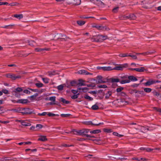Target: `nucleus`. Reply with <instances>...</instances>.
<instances>
[{
	"instance_id": "c85d7f7f",
	"label": "nucleus",
	"mask_w": 161,
	"mask_h": 161,
	"mask_svg": "<svg viewBox=\"0 0 161 161\" xmlns=\"http://www.w3.org/2000/svg\"><path fill=\"white\" fill-rule=\"evenodd\" d=\"M79 82L77 84L78 85L80 86H86V84L83 83L84 81L80 79L79 80Z\"/></svg>"
},
{
	"instance_id": "f257e3e1",
	"label": "nucleus",
	"mask_w": 161,
	"mask_h": 161,
	"mask_svg": "<svg viewBox=\"0 0 161 161\" xmlns=\"http://www.w3.org/2000/svg\"><path fill=\"white\" fill-rule=\"evenodd\" d=\"M97 83H102L108 82L109 79L106 78H103V77L101 76H98L97 77Z\"/></svg>"
},
{
	"instance_id": "2f4dec72",
	"label": "nucleus",
	"mask_w": 161,
	"mask_h": 161,
	"mask_svg": "<svg viewBox=\"0 0 161 161\" xmlns=\"http://www.w3.org/2000/svg\"><path fill=\"white\" fill-rule=\"evenodd\" d=\"M110 79L112 82H120V80H121L120 78H111Z\"/></svg>"
},
{
	"instance_id": "aec40b11",
	"label": "nucleus",
	"mask_w": 161,
	"mask_h": 161,
	"mask_svg": "<svg viewBox=\"0 0 161 161\" xmlns=\"http://www.w3.org/2000/svg\"><path fill=\"white\" fill-rule=\"evenodd\" d=\"M59 101L60 102H62L63 104H68L70 103L69 101L66 100L65 99L62 97L60 98L59 99Z\"/></svg>"
},
{
	"instance_id": "b1692460",
	"label": "nucleus",
	"mask_w": 161,
	"mask_h": 161,
	"mask_svg": "<svg viewBox=\"0 0 161 161\" xmlns=\"http://www.w3.org/2000/svg\"><path fill=\"white\" fill-rule=\"evenodd\" d=\"M128 79L130 80L136 81L137 80V78L133 76H129L128 77Z\"/></svg>"
},
{
	"instance_id": "c9c22d12",
	"label": "nucleus",
	"mask_w": 161,
	"mask_h": 161,
	"mask_svg": "<svg viewBox=\"0 0 161 161\" xmlns=\"http://www.w3.org/2000/svg\"><path fill=\"white\" fill-rule=\"evenodd\" d=\"M77 23L79 25L81 26L84 25L85 24V22L83 21H77Z\"/></svg>"
},
{
	"instance_id": "7ed1b4c3",
	"label": "nucleus",
	"mask_w": 161,
	"mask_h": 161,
	"mask_svg": "<svg viewBox=\"0 0 161 161\" xmlns=\"http://www.w3.org/2000/svg\"><path fill=\"white\" fill-rule=\"evenodd\" d=\"M120 77L121 80H120V82L122 84L128 83L130 82V80L128 79L127 76H121Z\"/></svg>"
},
{
	"instance_id": "f03ea898",
	"label": "nucleus",
	"mask_w": 161,
	"mask_h": 161,
	"mask_svg": "<svg viewBox=\"0 0 161 161\" xmlns=\"http://www.w3.org/2000/svg\"><path fill=\"white\" fill-rule=\"evenodd\" d=\"M128 67V64H119L116 67L113 68V70H122L123 68H126Z\"/></svg>"
},
{
	"instance_id": "39448f33",
	"label": "nucleus",
	"mask_w": 161,
	"mask_h": 161,
	"mask_svg": "<svg viewBox=\"0 0 161 161\" xmlns=\"http://www.w3.org/2000/svg\"><path fill=\"white\" fill-rule=\"evenodd\" d=\"M129 98L128 96H126L125 98H123L120 99L119 102L121 103V104L123 105H126L128 103V100Z\"/></svg>"
},
{
	"instance_id": "423d86ee",
	"label": "nucleus",
	"mask_w": 161,
	"mask_h": 161,
	"mask_svg": "<svg viewBox=\"0 0 161 161\" xmlns=\"http://www.w3.org/2000/svg\"><path fill=\"white\" fill-rule=\"evenodd\" d=\"M89 131V130L88 129H83L80 130V132H79V135L82 136H86L87 133Z\"/></svg>"
},
{
	"instance_id": "e2e57ef3",
	"label": "nucleus",
	"mask_w": 161,
	"mask_h": 161,
	"mask_svg": "<svg viewBox=\"0 0 161 161\" xmlns=\"http://www.w3.org/2000/svg\"><path fill=\"white\" fill-rule=\"evenodd\" d=\"M47 114V113L46 112H44L42 113H39L38 115L40 116H45Z\"/></svg>"
},
{
	"instance_id": "9d476101",
	"label": "nucleus",
	"mask_w": 161,
	"mask_h": 161,
	"mask_svg": "<svg viewBox=\"0 0 161 161\" xmlns=\"http://www.w3.org/2000/svg\"><path fill=\"white\" fill-rule=\"evenodd\" d=\"M85 124L87 125H94L96 126H98L100 125H103V123H100L98 124H93L91 121H88L85 122L84 123Z\"/></svg>"
},
{
	"instance_id": "f8f14e48",
	"label": "nucleus",
	"mask_w": 161,
	"mask_h": 161,
	"mask_svg": "<svg viewBox=\"0 0 161 161\" xmlns=\"http://www.w3.org/2000/svg\"><path fill=\"white\" fill-rule=\"evenodd\" d=\"M91 39L92 42H100V39L99 38V35L93 36V37L91 38Z\"/></svg>"
},
{
	"instance_id": "473e14b6",
	"label": "nucleus",
	"mask_w": 161,
	"mask_h": 161,
	"mask_svg": "<svg viewBox=\"0 0 161 161\" xmlns=\"http://www.w3.org/2000/svg\"><path fill=\"white\" fill-rule=\"evenodd\" d=\"M22 89L20 87H18L16 88L15 90L13 91V92L16 93L17 92H20L22 91Z\"/></svg>"
},
{
	"instance_id": "e433bc0d",
	"label": "nucleus",
	"mask_w": 161,
	"mask_h": 161,
	"mask_svg": "<svg viewBox=\"0 0 161 161\" xmlns=\"http://www.w3.org/2000/svg\"><path fill=\"white\" fill-rule=\"evenodd\" d=\"M26 42L29 43V45L31 46H34V44L35 43L34 41H30L29 40H27Z\"/></svg>"
},
{
	"instance_id": "603ef678",
	"label": "nucleus",
	"mask_w": 161,
	"mask_h": 161,
	"mask_svg": "<svg viewBox=\"0 0 161 161\" xmlns=\"http://www.w3.org/2000/svg\"><path fill=\"white\" fill-rule=\"evenodd\" d=\"M79 95V94L78 93L76 95H74L71 97V98L72 99H75L78 98V96Z\"/></svg>"
},
{
	"instance_id": "8fccbe9b",
	"label": "nucleus",
	"mask_w": 161,
	"mask_h": 161,
	"mask_svg": "<svg viewBox=\"0 0 161 161\" xmlns=\"http://www.w3.org/2000/svg\"><path fill=\"white\" fill-rule=\"evenodd\" d=\"M2 91L3 93L5 94H9L8 91L6 89H3L2 90Z\"/></svg>"
},
{
	"instance_id": "5fc2aeb1",
	"label": "nucleus",
	"mask_w": 161,
	"mask_h": 161,
	"mask_svg": "<svg viewBox=\"0 0 161 161\" xmlns=\"http://www.w3.org/2000/svg\"><path fill=\"white\" fill-rule=\"evenodd\" d=\"M42 127V125L41 124H37L36 126V128H38V129H41Z\"/></svg>"
},
{
	"instance_id": "37998d69",
	"label": "nucleus",
	"mask_w": 161,
	"mask_h": 161,
	"mask_svg": "<svg viewBox=\"0 0 161 161\" xmlns=\"http://www.w3.org/2000/svg\"><path fill=\"white\" fill-rule=\"evenodd\" d=\"M144 91L147 93L150 92L152 91V89L148 88H145L144 89Z\"/></svg>"
},
{
	"instance_id": "c756f323",
	"label": "nucleus",
	"mask_w": 161,
	"mask_h": 161,
	"mask_svg": "<svg viewBox=\"0 0 161 161\" xmlns=\"http://www.w3.org/2000/svg\"><path fill=\"white\" fill-rule=\"evenodd\" d=\"M78 90L81 91L83 92H86L88 90V89L87 87H84L82 88H78Z\"/></svg>"
},
{
	"instance_id": "2eb2a0df",
	"label": "nucleus",
	"mask_w": 161,
	"mask_h": 161,
	"mask_svg": "<svg viewBox=\"0 0 161 161\" xmlns=\"http://www.w3.org/2000/svg\"><path fill=\"white\" fill-rule=\"evenodd\" d=\"M99 38L100 39V42H101L105 40L108 38L107 36H103L99 35Z\"/></svg>"
},
{
	"instance_id": "79ce46f5",
	"label": "nucleus",
	"mask_w": 161,
	"mask_h": 161,
	"mask_svg": "<svg viewBox=\"0 0 161 161\" xmlns=\"http://www.w3.org/2000/svg\"><path fill=\"white\" fill-rule=\"evenodd\" d=\"M14 80H15L18 79H20L21 76L20 75H16L14 74Z\"/></svg>"
},
{
	"instance_id": "c03bdc74",
	"label": "nucleus",
	"mask_w": 161,
	"mask_h": 161,
	"mask_svg": "<svg viewBox=\"0 0 161 161\" xmlns=\"http://www.w3.org/2000/svg\"><path fill=\"white\" fill-rule=\"evenodd\" d=\"M113 134L114 135L118 136L119 137H121L123 136V135H120L118 133L116 132H114L113 133Z\"/></svg>"
},
{
	"instance_id": "5701e85b",
	"label": "nucleus",
	"mask_w": 161,
	"mask_h": 161,
	"mask_svg": "<svg viewBox=\"0 0 161 161\" xmlns=\"http://www.w3.org/2000/svg\"><path fill=\"white\" fill-rule=\"evenodd\" d=\"M14 74H8L6 75V76L8 78H10L12 80H14Z\"/></svg>"
},
{
	"instance_id": "6e6d98bb",
	"label": "nucleus",
	"mask_w": 161,
	"mask_h": 161,
	"mask_svg": "<svg viewBox=\"0 0 161 161\" xmlns=\"http://www.w3.org/2000/svg\"><path fill=\"white\" fill-rule=\"evenodd\" d=\"M123 89H124L123 87H119V88H117L116 89V91L117 92H120L122 90H123Z\"/></svg>"
},
{
	"instance_id": "bb28decb",
	"label": "nucleus",
	"mask_w": 161,
	"mask_h": 161,
	"mask_svg": "<svg viewBox=\"0 0 161 161\" xmlns=\"http://www.w3.org/2000/svg\"><path fill=\"white\" fill-rule=\"evenodd\" d=\"M14 17L19 19H20L23 18V15L22 14H14Z\"/></svg>"
},
{
	"instance_id": "412c9836",
	"label": "nucleus",
	"mask_w": 161,
	"mask_h": 161,
	"mask_svg": "<svg viewBox=\"0 0 161 161\" xmlns=\"http://www.w3.org/2000/svg\"><path fill=\"white\" fill-rule=\"evenodd\" d=\"M47 73L49 76H51L55 74H58L57 71L56 70H53L52 71H49L47 72Z\"/></svg>"
},
{
	"instance_id": "052dcab7",
	"label": "nucleus",
	"mask_w": 161,
	"mask_h": 161,
	"mask_svg": "<svg viewBox=\"0 0 161 161\" xmlns=\"http://www.w3.org/2000/svg\"><path fill=\"white\" fill-rule=\"evenodd\" d=\"M43 81L46 83H47L48 82V79L47 78H42Z\"/></svg>"
},
{
	"instance_id": "0e129e2a",
	"label": "nucleus",
	"mask_w": 161,
	"mask_h": 161,
	"mask_svg": "<svg viewBox=\"0 0 161 161\" xmlns=\"http://www.w3.org/2000/svg\"><path fill=\"white\" fill-rule=\"evenodd\" d=\"M98 87L99 88H106L107 87V86L105 85H101L98 86Z\"/></svg>"
},
{
	"instance_id": "0eeeda50",
	"label": "nucleus",
	"mask_w": 161,
	"mask_h": 161,
	"mask_svg": "<svg viewBox=\"0 0 161 161\" xmlns=\"http://www.w3.org/2000/svg\"><path fill=\"white\" fill-rule=\"evenodd\" d=\"M92 3L99 6L103 7L104 6V3L101 1H92Z\"/></svg>"
},
{
	"instance_id": "338daca9",
	"label": "nucleus",
	"mask_w": 161,
	"mask_h": 161,
	"mask_svg": "<svg viewBox=\"0 0 161 161\" xmlns=\"http://www.w3.org/2000/svg\"><path fill=\"white\" fill-rule=\"evenodd\" d=\"M38 95V94L37 93H35L34 95H32L30 97L31 98H35Z\"/></svg>"
},
{
	"instance_id": "4468645a",
	"label": "nucleus",
	"mask_w": 161,
	"mask_h": 161,
	"mask_svg": "<svg viewBox=\"0 0 161 161\" xmlns=\"http://www.w3.org/2000/svg\"><path fill=\"white\" fill-rule=\"evenodd\" d=\"M93 27L96 28L97 29L99 30H103V26L100 25L96 24H94L92 25Z\"/></svg>"
},
{
	"instance_id": "4c0bfd02",
	"label": "nucleus",
	"mask_w": 161,
	"mask_h": 161,
	"mask_svg": "<svg viewBox=\"0 0 161 161\" xmlns=\"http://www.w3.org/2000/svg\"><path fill=\"white\" fill-rule=\"evenodd\" d=\"M65 86V85L64 84L59 85L58 86V89L59 90H62Z\"/></svg>"
},
{
	"instance_id": "69168bd1",
	"label": "nucleus",
	"mask_w": 161,
	"mask_h": 161,
	"mask_svg": "<svg viewBox=\"0 0 161 161\" xmlns=\"http://www.w3.org/2000/svg\"><path fill=\"white\" fill-rule=\"evenodd\" d=\"M47 115L50 117L51 116H55L56 115H56L55 114L51 113H48L47 114Z\"/></svg>"
},
{
	"instance_id": "774afa93",
	"label": "nucleus",
	"mask_w": 161,
	"mask_h": 161,
	"mask_svg": "<svg viewBox=\"0 0 161 161\" xmlns=\"http://www.w3.org/2000/svg\"><path fill=\"white\" fill-rule=\"evenodd\" d=\"M154 109L157 111L161 112V108L156 107H154Z\"/></svg>"
},
{
	"instance_id": "72a5a7b5",
	"label": "nucleus",
	"mask_w": 161,
	"mask_h": 161,
	"mask_svg": "<svg viewBox=\"0 0 161 161\" xmlns=\"http://www.w3.org/2000/svg\"><path fill=\"white\" fill-rule=\"evenodd\" d=\"M129 15V19H135L136 18V16L133 14H130Z\"/></svg>"
},
{
	"instance_id": "13d9d810",
	"label": "nucleus",
	"mask_w": 161,
	"mask_h": 161,
	"mask_svg": "<svg viewBox=\"0 0 161 161\" xmlns=\"http://www.w3.org/2000/svg\"><path fill=\"white\" fill-rule=\"evenodd\" d=\"M110 30V29L107 26H103V31H108Z\"/></svg>"
},
{
	"instance_id": "864d4df0",
	"label": "nucleus",
	"mask_w": 161,
	"mask_h": 161,
	"mask_svg": "<svg viewBox=\"0 0 161 161\" xmlns=\"http://www.w3.org/2000/svg\"><path fill=\"white\" fill-rule=\"evenodd\" d=\"M70 114H61V116L62 117H69V116H70Z\"/></svg>"
},
{
	"instance_id": "6e6552de",
	"label": "nucleus",
	"mask_w": 161,
	"mask_h": 161,
	"mask_svg": "<svg viewBox=\"0 0 161 161\" xmlns=\"http://www.w3.org/2000/svg\"><path fill=\"white\" fill-rule=\"evenodd\" d=\"M97 92V95L99 97V99H102L103 98L105 95V93L103 92V90H100Z\"/></svg>"
},
{
	"instance_id": "680f3d73",
	"label": "nucleus",
	"mask_w": 161,
	"mask_h": 161,
	"mask_svg": "<svg viewBox=\"0 0 161 161\" xmlns=\"http://www.w3.org/2000/svg\"><path fill=\"white\" fill-rule=\"evenodd\" d=\"M118 8H119L118 7H116L113 9L112 11L114 13H116L118 11Z\"/></svg>"
},
{
	"instance_id": "a878e982",
	"label": "nucleus",
	"mask_w": 161,
	"mask_h": 161,
	"mask_svg": "<svg viewBox=\"0 0 161 161\" xmlns=\"http://www.w3.org/2000/svg\"><path fill=\"white\" fill-rule=\"evenodd\" d=\"M146 1H141V5L144 8H147L148 6L146 5L147 3L146 2Z\"/></svg>"
},
{
	"instance_id": "3c124183",
	"label": "nucleus",
	"mask_w": 161,
	"mask_h": 161,
	"mask_svg": "<svg viewBox=\"0 0 161 161\" xmlns=\"http://www.w3.org/2000/svg\"><path fill=\"white\" fill-rule=\"evenodd\" d=\"M70 84L72 86H74L76 84V82L74 80L70 82Z\"/></svg>"
},
{
	"instance_id": "4be33fe9",
	"label": "nucleus",
	"mask_w": 161,
	"mask_h": 161,
	"mask_svg": "<svg viewBox=\"0 0 161 161\" xmlns=\"http://www.w3.org/2000/svg\"><path fill=\"white\" fill-rule=\"evenodd\" d=\"M135 70L137 72H141L145 70L146 71L147 70L145 69L144 67H142L140 68H136Z\"/></svg>"
},
{
	"instance_id": "dca6fc26",
	"label": "nucleus",
	"mask_w": 161,
	"mask_h": 161,
	"mask_svg": "<svg viewBox=\"0 0 161 161\" xmlns=\"http://www.w3.org/2000/svg\"><path fill=\"white\" fill-rule=\"evenodd\" d=\"M112 92L111 91H108L105 94V98L106 99H108L110 98V97L112 95Z\"/></svg>"
},
{
	"instance_id": "ddd939ff",
	"label": "nucleus",
	"mask_w": 161,
	"mask_h": 161,
	"mask_svg": "<svg viewBox=\"0 0 161 161\" xmlns=\"http://www.w3.org/2000/svg\"><path fill=\"white\" fill-rule=\"evenodd\" d=\"M78 73L80 74L81 75H92V74L88 72L85 70H80L78 71Z\"/></svg>"
},
{
	"instance_id": "f3484780",
	"label": "nucleus",
	"mask_w": 161,
	"mask_h": 161,
	"mask_svg": "<svg viewBox=\"0 0 161 161\" xmlns=\"http://www.w3.org/2000/svg\"><path fill=\"white\" fill-rule=\"evenodd\" d=\"M24 109L22 108H18L15 109H8L7 110L8 111H13L15 112H20L21 111H23Z\"/></svg>"
},
{
	"instance_id": "a19ab883",
	"label": "nucleus",
	"mask_w": 161,
	"mask_h": 161,
	"mask_svg": "<svg viewBox=\"0 0 161 161\" xmlns=\"http://www.w3.org/2000/svg\"><path fill=\"white\" fill-rule=\"evenodd\" d=\"M92 109L93 110H97L99 109L98 106L96 104H95L92 107Z\"/></svg>"
},
{
	"instance_id": "20e7f679",
	"label": "nucleus",
	"mask_w": 161,
	"mask_h": 161,
	"mask_svg": "<svg viewBox=\"0 0 161 161\" xmlns=\"http://www.w3.org/2000/svg\"><path fill=\"white\" fill-rule=\"evenodd\" d=\"M160 82L158 80L155 81L153 80H149L146 82L144 83V85L146 86H150L151 85L155 83H158Z\"/></svg>"
},
{
	"instance_id": "393cba45",
	"label": "nucleus",
	"mask_w": 161,
	"mask_h": 161,
	"mask_svg": "<svg viewBox=\"0 0 161 161\" xmlns=\"http://www.w3.org/2000/svg\"><path fill=\"white\" fill-rule=\"evenodd\" d=\"M113 70L111 67H103V70L104 71H110Z\"/></svg>"
},
{
	"instance_id": "4d7b16f0",
	"label": "nucleus",
	"mask_w": 161,
	"mask_h": 161,
	"mask_svg": "<svg viewBox=\"0 0 161 161\" xmlns=\"http://www.w3.org/2000/svg\"><path fill=\"white\" fill-rule=\"evenodd\" d=\"M103 130L105 132L110 133L112 132L111 130L110 129H104Z\"/></svg>"
},
{
	"instance_id": "bf43d9fd",
	"label": "nucleus",
	"mask_w": 161,
	"mask_h": 161,
	"mask_svg": "<svg viewBox=\"0 0 161 161\" xmlns=\"http://www.w3.org/2000/svg\"><path fill=\"white\" fill-rule=\"evenodd\" d=\"M73 145H67L65 144H64L61 145V146L64 147H70L71 146H73Z\"/></svg>"
},
{
	"instance_id": "9b49d317",
	"label": "nucleus",
	"mask_w": 161,
	"mask_h": 161,
	"mask_svg": "<svg viewBox=\"0 0 161 161\" xmlns=\"http://www.w3.org/2000/svg\"><path fill=\"white\" fill-rule=\"evenodd\" d=\"M81 1H72V2L68 3L69 4H72L73 5H80L81 3Z\"/></svg>"
},
{
	"instance_id": "49530a36",
	"label": "nucleus",
	"mask_w": 161,
	"mask_h": 161,
	"mask_svg": "<svg viewBox=\"0 0 161 161\" xmlns=\"http://www.w3.org/2000/svg\"><path fill=\"white\" fill-rule=\"evenodd\" d=\"M85 98L88 99L89 100H93V98L89 96L88 95H86L84 97Z\"/></svg>"
},
{
	"instance_id": "de8ad7c7",
	"label": "nucleus",
	"mask_w": 161,
	"mask_h": 161,
	"mask_svg": "<svg viewBox=\"0 0 161 161\" xmlns=\"http://www.w3.org/2000/svg\"><path fill=\"white\" fill-rule=\"evenodd\" d=\"M132 92L134 93H138L139 94H142L143 93V91H137L136 90H132Z\"/></svg>"
},
{
	"instance_id": "7c9ffc66",
	"label": "nucleus",
	"mask_w": 161,
	"mask_h": 161,
	"mask_svg": "<svg viewBox=\"0 0 161 161\" xmlns=\"http://www.w3.org/2000/svg\"><path fill=\"white\" fill-rule=\"evenodd\" d=\"M22 108L24 109L23 111H24L25 113H26V114H31L32 113L31 112L29 111V108Z\"/></svg>"
},
{
	"instance_id": "a211bd4d",
	"label": "nucleus",
	"mask_w": 161,
	"mask_h": 161,
	"mask_svg": "<svg viewBox=\"0 0 161 161\" xmlns=\"http://www.w3.org/2000/svg\"><path fill=\"white\" fill-rule=\"evenodd\" d=\"M50 50L49 48H36L35 49V50L36 52H41L42 51L46 50V51H49Z\"/></svg>"
},
{
	"instance_id": "1a4fd4ad",
	"label": "nucleus",
	"mask_w": 161,
	"mask_h": 161,
	"mask_svg": "<svg viewBox=\"0 0 161 161\" xmlns=\"http://www.w3.org/2000/svg\"><path fill=\"white\" fill-rule=\"evenodd\" d=\"M55 37H56L57 39H61L62 40H65L67 38L65 35H62L61 33L57 34L55 36Z\"/></svg>"
},
{
	"instance_id": "a18cd8bd",
	"label": "nucleus",
	"mask_w": 161,
	"mask_h": 161,
	"mask_svg": "<svg viewBox=\"0 0 161 161\" xmlns=\"http://www.w3.org/2000/svg\"><path fill=\"white\" fill-rule=\"evenodd\" d=\"M49 99L50 101L55 102L56 99V97L55 96L50 97H49Z\"/></svg>"
},
{
	"instance_id": "f704fd0d",
	"label": "nucleus",
	"mask_w": 161,
	"mask_h": 161,
	"mask_svg": "<svg viewBox=\"0 0 161 161\" xmlns=\"http://www.w3.org/2000/svg\"><path fill=\"white\" fill-rule=\"evenodd\" d=\"M101 132L100 130H96L92 131H91L90 132L92 134H97Z\"/></svg>"
},
{
	"instance_id": "cd10ccee",
	"label": "nucleus",
	"mask_w": 161,
	"mask_h": 161,
	"mask_svg": "<svg viewBox=\"0 0 161 161\" xmlns=\"http://www.w3.org/2000/svg\"><path fill=\"white\" fill-rule=\"evenodd\" d=\"M22 125L25 126H31V124L29 123H26L25 122V120H23L22 122L21 123Z\"/></svg>"
},
{
	"instance_id": "09e8293b",
	"label": "nucleus",
	"mask_w": 161,
	"mask_h": 161,
	"mask_svg": "<svg viewBox=\"0 0 161 161\" xmlns=\"http://www.w3.org/2000/svg\"><path fill=\"white\" fill-rule=\"evenodd\" d=\"M119 57H124L128 56V55L127 53H124V54L121 53L119 55Z\"/></svg>"
},
{
	"instance_id": "ea45409f",
	"label": "nucleus",
	"mask_w": 161,
	"mask_h": 161,
	"mask_svg": "<svg viewBox=\"0 0 161 161\" xmlns=\"http://www.w3.org/2000/svg\"><path fill=\"white\" fill-rule=\"evenodd\" d=\"M27 100L21 99V100H19L18 101V102L20 103H26L27 102Z\"/></svg>"
},
{
	"instance_id": "6ab92c4d",
	"label": "nucleus",
	"mask_w": 161,
	"mask_h": 161,
	"mask_svg": "<svg viewBox=\"0 0 161 161\" xmlns=\"http://www.w3.org/2000/svg\"><path fill=\"white\" fill-rule=\"evenodd\" d=\"M47 140L46 136H40L39 138L38 139V141H41L43 142H45Z\"/></svg>"
},
{
	"instance_id": "58836bf2",
	"label": "nucleus",
	"mask_w": 161,
	"mask_h": 161,
	"mask_svg": "<svg viewBox=\"0 0 161 161\" xmlns=\"http://www.w3.org/2000/svg\"><path fill=\"white\" fill-rule=\"evenodd\" d=\"M35 85L38 88L41 87L43 86V84L42 83L40 82L36 83Z\"/></svg>"
}]
</instances>
